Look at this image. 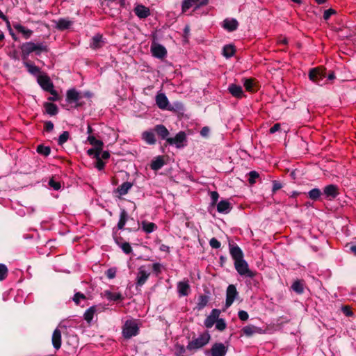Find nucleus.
<instances>
[{
  "mask_svg": "<svg viewBox=\"0 0 356 356\" xmlns=\"http://www.w3.org/2000/svg\"><path fill=\"white\" fill-rule=\"evenodd\" d=\"M20 49L23 60H27L29 56L32 53L39 56L42 52L48 51V46L44 42H26L21 45Z\"/></svg>",
  "mask_w": 356,
  "mask_h": 356,
  "instance_id": "obj_1",
  "label": "nucleus"
},
{
  "mask_svg": "<svg viewBox=\"0 0 356 356\" xmlns=\"http://www.w3.org/2000/svg\"><path fill=\"white\" fill-rule=\"evenodd\" d=\"M211 339L210 334L208 332H204L200 334L198 337L193 338L188 342L186 349L191 354L194 353L197 350L206 346Z\"/></svg>",
  "mask_w": 356,
  "mask_h": 356,
  "instance_id": "obj_2",
  "label": "nucleus"
},
{
  "mask_svg": "<svg viewBox=\"0 0 356 356\" xmlns=\"http://www.w3.org/2000/svg\"><path fill=\"white\" fill-rule=\"evenodd\" d=\"M230 254L234 260V265L238 273L245 275V261L243 260V252L238 246H232L230 248Z\"/></svg>",
  "mask_w": 356,
  "mask_h": 356,
  "instance_id": "obj_3",
  "label": "nucleus"
},
{
  "mask_svg": "<svg viewBox=\"0 0 356 356\" xmlns=\"http://www.w3.org/2000/svg\"><path fill=\"white\" fill-rule=\"evenodd\" d=\"M139 332V325L137 320H127L122 326V336L125 339H130L136 336Z\"/></svg>",
  "mask_w": 356,
  "mask_h": 356,
  "instance_id": "obj_4",
  "label": "nucleus"
},
{
  "mask_svg": "<svg viewBox=\"0 0 356 356\" xmlns=\"http://www.w3.org/2000/svg\"><path fill=\"white\" fill-rule=\"evenodd\" d=\"M209 0H183L181 11L184 13L191 8H194L195 10H197L202 6H207Z\"/></svg>",
  "mask_w": 356,
  "mask_h": 356,
  "instance_id": "obj_5",
  "label": "nucleus"
},
{
  "mask_svg": "<svg viewBox=\"0 0 356 356\" xmlns=\"http://www.w3.org/2000/svg\"><path fill=\"white\" fill-rule=\"evenodd\" d=\"M326 67L323 65H320L312 68L309 72V78L313 82H318L320 80L326 77Z\"/></svg>",
  "mask_w": 356,
  "mask_h": 356,
  "instance_id": "obj_6",
  "label": "nucleus"
},
{
  "mask_svg": "<svg viewBox=\"0 0 356 356\" xmlns=\"http://www.w3.org/2000/svg\"><path fill=\"white\" fill-rule=\"evenodd\" d=\"M37 81L44 90L49 92L50 94H56L54 84L47 74L42 73V75L38 76Z\"/></svg>",
  "mask_w": 356,
  "mask_h": 356,
  "instance_id": "obj_7",
  "label": "nucleus"
},
{
  "mask_svg": "<svg viewBox=\"0 0 356 356\" xmlns=\"http://www.w3.org/2000/svg\"><path fill=\"white\" fill-rule=\"evenodd\" d=\"M168 145H175L177 148H181L186 145V134L184 131H179L174 138H166Z\"/></svg>",
  "mask_w": 356,
  "mask_h": 356,
  "instance_id": "obj_8",
  "label": "nucleus"
},
{
  "mask_svg": "<svg viewBox=\"0 0 356 356\" xmlns=\"http://www.w3.org/2000/svg\"><path fill=\"white\" fill-rule=\"evenodd\" d=\"M150 275V273L145 269V266H140L136 276V287L142 286L145 284Z\"/></svg>",
  "mask_w": 356,
  "mask_h": 356,
  "instance_id": "obj_9",
  "label": "nucleus"
},
{
  "mask_svg": "<svg viewBox=\"0 0 356 356\" xmlns=\"http://www.w3.org/2000/svg\"><path fill=\"white\" fill-rule=\"evenodd\" d=\"M237 296L238 292L236 291L235 286L233 284L229 285L226 291V308H228L232 305Z\"/></svg>",
  "mask_w": 356,
  "mask_h": 356,
  "instance_id": "obj_10",
  "label": "nucleus"
},
{
  "mask_svg": "<svg viewBox=\"0 0 356 356\" xmlns=\"http://www.w3.org/2000/svg\"><path fill=\"white\" fill-rule=\"evenodd\" d=\"M220 311L218 309H213L211 312L210 314L206 318L204 321V325L207 328H211L213 325L216 323Z\"/></svg>",
  "mask_w": 356,
  "mask_h": 356,
  "instance_id": "obj_11",
  "label": "nucleus"
},
{
  "mask_svg": "<svg viewBox=\"0 0 356 356\" xmlns=\"http://www.w3.org/2000/svg\"><path fill=\"white\" fill-rule=\"evenodd\" d=\"M13 28L19 33H21L22 37L27 40L29 39L33 35V31L26 26H22L18 22L13 23Z\"/></svg>",
  "mask_w": 356,
  "mask_h": 356,
  "instance_id": "obj_12",
  "label": "nucleus"
},
{
  "mask_svg": "<svg viewBox=\"0 0 356 356\" xmlns=\"http://www.w3.org/2000/svg\"><path fill=\"white\" fill-rule=\"evenodd\" d=\"M152 55L158 58H163L167 54L165 48L159 44H154L151 47Z\"/></svg>",
  "mask_w": 356,
  "mask_h": 356,
  "instance_id": "obj_13",
  "label": "nucleus"
},
{
  "mask_svg": "<svg viewBox=\"0 0 356 356\" xmlns=\"http://www.w3.org/2000/svg\"><path fill=\"white\" fill-rule=\"evenodd\" d=\"M260 87L259 81L256 78L246 79V92L255 93Z\"/></svg>",
  "mask_w": 356,
  "mask_h": 356,
  "instance_id": "obj_14",
  "label": "nucleus"
},
{
  "mask_svg": "<svg viewBox=\"0 0 356 356\" xmlns=\"http://www.w3.org/2000/svg\"><path fill=\"white\" fill-rule=\"evenodd\" d=\"M156 104L157 106L162 110L169 109L168 108L169 101L164 93H158L155 98Z\"/></svg>",
  "mask_w": 356,
  "mask_h": 356,
  "instance_id": "obj_15",
  "label": "nucleus"
},
{
  "mask_svg": "<svg viewBox=\"0 0 356 356\" xmlns=\"http://www.w3.org/2000/svg\"><path fill=\"white\" fill-rule=\"evenodd\" d=\"M273 328H274V325H266L264 329L257 327L254 325H248V326H246V335L250 336L254 333L264 334Z\"/></svg>",
  "mask_w": 356,
  "mask_h": 356,
  "instance_id": "obj_16",
  "label": "nucleus"
},
{
  "mask_svg": "<svg viewBox=\"0 0 356 356\" xmlns=\"http://www.w3.org/2000/svg\"><path fill=\"white\" fill-rule=\"evenodd\" d=\"M24 65L26 67L27 71L32 75L38 77V76L42 75L41 70L40 67L35 65L33 63L28 61L27 60H23Z\"/></svg>",
  "mask_w": 356,
  "mask_h": 356,
  "instance_id": "obj_17",
  "label": "nucleus"
},
{
  "mask_svg": "<svg viewBox=\"0 0 356 356\" xmlns=\"http://www.w3.org/2000/svg\"><path fill=\"white\" fill-rule=\"evenodd\" d=\"M134 13L140 19L147 18L150 15V10L143 5H138L134 8Z\"/></svg>",
  "mask_w": 356,
  "mask_h": 356,
  "instance_id": "obj_18",
  "label": "nucleus"
},
{
  "mask_svg": "<svg viewBox=\"0 0 356 356\" xmlns=\"http://www.w3.org/2000/svg\"><path fill=\"white\" fill-rule=\"evenodd\" d=\"M177 292L179 296H186L190 292L188 281H181L177 283Z\"/></svg>",
  "mask_w": 356,
  "mask_h": 356,
  "instance_id": "obj_19",
  "label": "nucleus"
},
{
  "mask_svg": "<svg viewBox=\"0 0 356 356\" xmlns=\"http://www.w3.org/2000/svg\"><path fill=\"white\" fill-rule=\"evenodd\" d=\"M238 26V22L232 18H227L222 23V28L228 31H235Z\"/></svg>",
  "mask_w": 356,
  "mask_h": 356,
  "instance_id": "obj_20",
  "label": "nucleus"
},
{
  "mask_svg": "<svg viewBox=\"0 0 356 356\" xmlns=\"http://www.w3.org/2000/svg\"><path fill=\"white\" fill-rule=\"evenodd\" d=\"M141 138L148 145H154L156 144V140L155 137V134L153 131H145L141 134Z\"/></svg>",
  "mask_w": 356,
  "mask_h": 356,
  "instance_id": "obj_21",
  "label": "nucleus"
},
{
  "mask_svg": "<svg viewBox=\"0 0 356 356\" xmlns=\"http://www.w3.org/2000/svg\"><path fill=\"white\" fill-rule=\"evenodd\" d=\"M102 307L99 306H92L88 308L84 313V319L88 322L90 323L94 317L95 314L100 312Z\"/></svg>",
  "mask_w": 356,
  "mask_h": 356,
  "instance_id": "obj_22",
  "label": "nucleus"
},
{
  "mask_svg": "<svg viewBox=\"0 0 356 356\" xmlns=\"http://www.w3.org/2000/svg\"><path fill=\"white\" fill-rule=\"evenodd\" d=\"M211 352V356H225L227 350L222 343H216L212 346Z\"/></svg>",
  "mask_w": 356,
  "mask_h": 356,
  "instance_id": "obj_23",
  "label": "nucleus"
},
{
  "mask_svg": "<svg viewBox=\"0 0 356 356\" xmlns=\"http://www.w3.org/2000/svg\"><path fill=\"white\" fill-rule=\"evenodd\" d=\"M104 44L103 36L102 34H95L91 39L90 47L92 49H97L101 48Z\"/></svg>",
  "mask_w": 356,
  "mask_h": 356,
  "instance_id": "obj_24",
  "label": "nucleus"
},
{
  "mask_svg": "<svg viewBox=\"0 0 356 356\" xmlns=\"http://www.w3.org/2000/svg\"><path fill=\"white\" fill-rule=\"evenodd\" d=\"M324 193L332 199L337 197L339 194V188L334 184H330L324 188Z\"/></svg>",
  "mask_w": 356,
  "mask_h": 356,
  "instance_id": "obj_25",
  "label": "nucleus"
},
{
  "mask_svg": "<svg viewBox=\"0 0 356 356\" xmlns=\"http://www.w3.org/2000/svg\"><path fill=\"white\" fill-rule=\"evenodd\" d=\"M165 164V158L163 156H158L155 157L150 163V168L153 170H158L161 169Z\"/></svg>",
  "mask_w": 356,
  "mask_h": 356,
  "instance_id": "obj_26",
  "label": "nucleus"
},
{
  "mask_svg": "<svg viewBox=\"0 0 356 356\" xmlns=\"http://www.w3.org/2000/svg\"><path fill=\"white\" fill-rule=\"evenodd\" d=\"M52 344L56 350L60 349L62 343L61 332L59 329H56L52 334Z\"/></svg>",
  "mask_w": 356,
  "mask_h": 356,
  "instance_id": "obj_27",
  "label": "nucleus"
},
{
  "mask_svg": "<svg viewBox=\"0 0 356 356\" xmlns=\"http://www.w3.org/2000/svg\"><path fill=\"white\" fill-rule=\"evenodd\" d=\"M154 131H155L157 135L163 140H166L168 138V136L170 134L168 129L163 124H157L154 128Z\"/></svg>",
  "mask_w": 356,
  "mask_h": 356,
  "instance_id": "obj_28",
  "label": "nucleus"
},
{
  "mask_svg": "<svg viewBox=\"0 0 356 356\" xmlns=\"http://www.w3.org/2000/svg\"><path fill=\"white\" fill-rule=\"evenodd\" d=\"M120 6L119 1H115V3H108V6H104L102 4V1H101V8L103 10L104 13L110 15H114L113 10L117 9V6Z\"/></svg>",
  "mask_w": 356,
  "mask_h": 356,
  "instance_id": "obj_29",
  "label": "nucleus"
},
{
  "mask_svg": "<svg viewBox=\"0 0 356 356\" xmlns=\"http://www.w3.org/2000/svg\"><path fill=\"white\" fill-rule=\"evenodd\" d=\"M81 98L80 93L75 89L67 91L66 99L68 102H76Z\"/></svg>",
  "mask_w": 356,
  "mask_h": 356,
  "instance_id": "obj_30",
  "label": "nucleus"
},
{
  "mask_svg": "<svg viewBox=\"0 0 356 356\" xmlns=\"http://www.w3.org/2000/svg\"><path fill=\"white\" fill-rule=\"evenodd\" d=\"M104 296L109 300L118 301L122 300L123 297L121 293L117 292H112L106 290L104 291Z\"/></svg>",
  "mask_w": 356,
  "mask_h": 356,
  "instance_id": "obj_31",
  "label": "nucleus"
},
{
  "mask_svg": "<svg viewBox=\"0 0 356 356\" xmlns=\"http://www.w3.org/2000/svg\"><path fill=\"white\" fill-rule=\"evenodd\" d=\"M248 181L250 186L254 185L257 181H261L260 175L257 171H251L248 175Z\"/></svg>",
  "mask_w": 356,
  "mask_h": 356,
  "instance_id": "obj_32",
  "label": "nucleus"
},
{
  "mask_svg": "<svg viewBox=\"0 0 356 356\" xmlns=\"http://www.w3.org/2000/svg\"><path fill=\"white\" fill-rule=\"evenodd\" d=\"M72 24V22L67 19H59L56 24V27L58 30L63 31L69 29Z\"/></svg>",
  "mask_w": 356,
  "mask_h": 356,
  "instance_id": "obj_33",
  "label": "nucleus"
},
{
  "mask_svg": "<svg viewBox=\"0 0 356 356\" xmlns=\"http://www.w3.org/2000/svg\"><path fill=\"white\" fill-rule=\"evenodd\" d=\"M44 108L45 109V112L50 115H55L58 112V106L55 104L51 102H45L44 104Z\"/></svg>",
  "mask_w": 356,
  "mask_h": 356,
  "instance_id": "obj_34",
  "label": "nucleus"
},
{
  "mask_svg": "<svg viewBox=\"0 0 356 356\" xmlns=\"http://www.w3.org/2000/svg\"><path fill=\"white\" fill-rule=\"evenodd\" d=\"M131 187L132 184L129 181H126L122 183L120 186L118 187L117 192L119 193L120 195H124L127 194V193L129 192Z\"/></svg>",
  "mask_w": 356,
  "mask_h": 356,
  "instance_id": "obj_35",
  "label": "nucleus"
},
{
  "mask_svg": "<svg viewBox=\"0 0 356 356\" xmlns=\"http://www.w3.org/2000/svg\"><path fill=\"white\" fill-rule=\"evenodd\" d=\"M230 209V204L229 202L225 200L220 201L217 204V211L219 213H228Z\"/></svg>",
  "mask_w": 356,
  "mask_h": 356,
  "instance_id": "obj_36",
  "label": "nucleus"
},
{
  "mask_svg": "<svg viewBox=\"0 0 356 356\" xmlns=\"http://www.w3.org/2000/svg\"><path fill=\"white\" fill-rule=\"evenodd\" d=\"M229 90L230 93L236 97H242L243 96V90L238 86L232 84L229 87Z\"/></svg>",
  "mask_w": 356,
  "mask_h": 356,
  "instance_id": "obj_37",
  "label": "nucleus"
},
{
  "mask_svg": "<svg viewBox=\"0 0 356 356\" xmlns=\"http://www.w3.org/2000/svg\"><path fill=\"white\" fill-rule=\"evenodd\" d=\"M142 227L145 232L149 234L153 232L157 229V226L155 223L151 222H143Z\"/></svg>",
  "mask_w": 356,
  "mask_h": 356,
  "instance_id": "obj_38",
  "label": "nucleus"
},
{
  "mask_svg": "<svg viewBox=\"0 0 356 356\" xmlns=\"http://www.w3.org/2000/svg\"><path fill=\"white\" fill-rule=\"evenodd\" d=\"M127 218H128L127 213L125 210L123 209L120 212V220L118 223V227L119 229H122L124 228V227L126 225V222L127 221Z\"/></svg>",
  "mask_w": 356,
  "mask_h": 356,
  "instance_id": "obj_39",
  "label": "nucleus"
},
{
  "mask_svg": "<svg viewBox=\"0 0 356 356\" xmlns=\"http://www.w3.org/2000/svg\"><path fill=\"white\" fill-rule=\"evenodd\" d=\"M209 302L208 296L205 295H200L198 298V302L197 303V308L198 310L202 309L206 307Z\"/></svg>",
  "mask_w": 356,
  "mask_h": 356,
  "instance_id": "obj_40",
  "label": "nucleus"
},
{
  "mask_svg": "<svg viewBox=\"0 0 356 356\" xmlns=\"http://www.w3.org/2000/svg\"><path fill=\"white\" fill-rule=\"evenodd\" d=\"M235 47L232 44L225 45L223 48L222 54L226 58H230L234 54Z\"/></svg>",
  "mask_w": 356,
  "mask_h": 356,
  "instance_id": "obj_41",
  "label": "nucleus"
},
{
  "mask_svg": "<svg viewBox=\"0 0 356 356\" xmlns=\"http://www.w3.org/2000/svg\"><path fill=\"white\" fill-rule=\"evenodd\" d=\"M88 141L91 145L94 146V147H103V142L100 140L97 139L94 136H89L88 137Z\"/></svg>",
  "mask_w": 356,
  "mask_h": 356,
  "instance_id": "obj_42",
  "label": "nucleus"
},
{
  "mask_svg": "<svg viewBox=\"0 0 356 356\" xmlns=\"http://www.w3.org/2000/svg\"><path fill=\"white\" fill-rule=\"evenodd\" d=\"M291 289L296 291V293H299V294H301L303 293L304 291V286H303V284L302 283V281L301 280H296L292 286H291Z\"/></svg>",
  "mask_w": 356,
  "mask_h": 356,
  "instance_id": "obj_43",
  "label": "nucleus"
},
{
  "mask_svg": "<svg viewBox=\"0 0 356 356\" xmlns=\"http://www.w3.org/2000/svg\"><path fill=\"white\" fill-rule=\"evenodd\" d=\"M321 195V192L318 188H314V189L311 190L308 193L309 197L314 201L318 200L319 199Z\"/></svg>",
  "mask_w": 356,
  "mask_h": 356,
  "instance_id": "obj_44",
  "label": "nucleus"
},
{
  "mask_svg": "<svg viewBox=\"0 0 356 356\" xmlns=\"http://www.w3.org/2000/svg\"><path fill=\"white\" fill-rule=\"evenodd\" d=\"M37 152L38 153L47 156L51 153V149L47 146L40 145L37 147Z\"/></svg>",
  "mask_w": 356,
  "mask_h": 356,
  "instance_id": "obj_45",
  "label": "nucleus"
},
{
  "mask_svg": "<svg viewBox=\"0 0 356 356\" xmlns=\"http://www.w3.org/2000/svg\"><path fill=\"white\" fill-rule=\"evenodd\" d=\"M102 148L94 147L90 148L87 151V154L89 156H93L95 159L100 156Z\"/></svg>",
  "mask_w": 356,
  "mask_h": 356,
  "instance_id": "obj_46",
  "label": "nucleus"
},
{
  "mask_svg": "<svg viewBox=\"0 0 356 356\" xmlns=\"http://www.w3.org/2000/svg\"><path fill=\"white\" fill-rule=\"evenodd\" d=\"M70 138V134L68 131H63L58 138V144L59 145H63Z\"/></svg>",
  "mask_w": 356,
  "mask_h": 356,
  "instance_id": "obj_47",
  "label": "nucleus"
},
{
  "mask_svg": "<svg viewBox=\"0 0 356 356\" xmlns=\"http://www.w3.org/2000/svg\"><path fill=\"white\" fill-rule=\"evenodd\" d=\"M176 355L177 356H185L186 350V348H185L183 345H176L175 346Z\"/></svg>",
  "mask_w": 356,
  "mask_h": 356,
  "instance_id": "obj_48",
  "label": "nucleus"
},
{
  "mask_svg": "<svg viewBox=\"0 0 356 356\" xmlns=\"http://www.w3.org/2000/svg\"><path fill=\"white\" fill-rule=\"evenodd\" d=\"M6 24V26H7V29L9 31V33L10 35H11L12 38L15 40V41H17L18 40V38L17 36L16 35V34L13 32V29H12V27H11V24H10V21L8 20V17L6 18V20H3Z\"/></svg>",
  "mask_w": 356,
  "mask_h": 356,
  "instance_id": "obj_49",
  "label": "nucleus"
},
{
  "mask_svg": "<svg viewBox=\"0 0 356 356\" xmlns=\"http://www.w3.org/2000/svg\"><path fill=\"white\" fill-rule=\"evenodd\" d=\"M216 328L220 331H223L226 328V323L222 318H218L216 323Z\"/></svg>",
  "mask_w": 356,
  "mask_h": 356,
  "instance_id": "obj_50",
  "label": "nucleus"
},
{
  "mask_svg": "<svg viewBox=\"0 0 356 356\" xmlns=\"http://www.w3.org/2000/svg\"><path fill=\"white\" fill-rule=\"evenodd\" d=\"M8 275V268L4 264H0V281L3 280Z\"/></svg>",
  "mask_w": 356,
  "mask_h": 356,
  "instance_id": "obj_51",
  "label": "nucleus"
},
{
  "mask_svg": "<svg viewBox=\"0 0 356 356\" xmlns=\"http://www.w3.org/2000/svg\"><path fill=\"white\" fill-rule=\"evenodd\" d=\"M86 296L80 292L76 293L74 296L73 300L76 304H80L81 300H86Z\"/></svg>",
  "mask_w": 356,
  "mask_h": 356,
  "instance_id": "obj_52",
  "label": "nucleus"
},
{
  "mask_svg": "<svg viewBox=\"0 0 356 356\" xmlns=\"http://www.w3.org/2000/svg\"><path fill=\"white\" fill-rule=\"evenodd\" d=\"M273 183V188H272V194H275L277 191L280 190L282 188V185L280 183V181L277 180H273L272 181Z\"/></svg>",
  "mask_w": 356,
  "mask_h": 356,
  "instance_id": "obj_53",
  "label": "nucleus"
},
{
  "mask_svg": "<svg viewBox=\"0 0 356 356\" xmlns=\"http://www.w3.org/2000/svg\"><path fill=\"white\" fill-rule=\"evenodd\" d=\"M337 13V10L334 8H329L325 10L323 13V19L325 20H327L332 15H335Z\"/></svg>",
  "mask_w": 356,
  "mask_h": 356,
  "instance_id": "obj_54",
  "label": "nucleus"
},
{
  "mask_svg": "<svg viewBox=\"0 0 356 356\" xmlns=\"http://www.w3.org/2000/svg\"><path fill=\"white\" fill-rule=\"evenodd\" d=\"M342 311L343 312V314L346 316H353L354 313L352 310V308L349 305H344L342 307Z\"/></svg>",
  "mask_w": 356,
  "mask_h": 356,
  "instance_id": "obj_55",
  "label": "nucleus"
},
{
  "mask_svg": "<svg viewBox=\"0 0 356 356\" xmlns=\"http://www.w3.org/2000/svg\"><path fill=\"white\" fill-rule=\"evenodd\" d=\"M49 185L56 191H58L61 188L60 183L55 181L53 178L49 180Z\"/></svg>",
  "mask_w": 356,
  "mask_h": 356,
  "instance_id": "obj_56",
  "label": "nucleus"
},
{
  "mask_svg": "<svg viewBox=\"0 0 356 356\" xmlns=\"http://www.w3.org/2000/svg\"><path fill=\"white\" fill-rule=\"evenodd\" d=\"M120 247H121L122 250H123V252L126 254H129L132 251V248H131L130 244L127 242L123 243L120 245Z\"/></svg>",
  "mask_w": 356,
  "mask_h": 356,
  "instance_id": "obj_57",
  "label": "nucleus"
},
{
  "mask_svg": "<svg viewBox=\"0 0 356 356\" xmlns=\"http://www.w3.org/2000/svg\"><path fill=\"white\" fill-rule=\"evenodd\" d=\"M105 163L101 159L100 156L96 158L95 167L99 170H102L104 168Z\"/></svg>",
  "mask_w": 356,
  "mask_h": 356,
  "instance_id": "obj_58",
  "label": "nucleus"
},
{
  "mask_svg": "<svg viewBox=\"0 0 356 356\" xmlns=\"http://www.w3.org/2000/svg\"><path fill=\"white\" fill-rule=\"evenodd\" d=\"M209 245L211 248L218 249L220 247V241L216 238H212L209 241Z\"/></svg>",
  "mask_w": 356,
  "mask_h": 356,
  "instance_id": "obj_59",
  "label": "nucleus"
},
{
  "mask_svg": "<svg viewBox=\"0 0 356 356\" xmlns=\"http://www.w3.org/2000/svg\"><path fill=\"white\" fill-rule=\"evenodd\" d=\"M210 197L212 201V204H216L219 198V194L216 191H212L210 193Z\"/></svg>",
  "mask_w": 356,
  "mask_h": 356,
  "instance_id": "obj_60",
  "label": "nucleus"
},
{
  "mask_svg": "<svg viewBox=\"0 0 356 356\" xmlns=\"http://www.w3.org/2000/svg\"><path fill=\"white\" fill-rule=\"evenodd\" d=\"M116 270L115 268H109L106 272V275L108 279H113L115 277Z\"/></svg>",
  "mask_w": 356,
  "mask_h": 356,
  "instance_id": "obj_61",
  "label": "nucleus"
},
{
  "mask_svg": "<svg viewBox=\"0 0 356 356\" xmlns=\"http://www.w3.org/2000/svg\"><path fill=\"white\" fill-rule=\"evenodd\" d=\"M44 129L47 132H50L54 129V124L51 121H47L44 122Z\"/></svg>",
  "mask_w": 356,
  "mask_h": 356,
  "instance_id": "obj_62",
  "label": "nucleus"
},
{
  "mask_svg": "<svg viewBox=\"0 0 356 356\" xmlns=\"http://www.w3.org/2000/svg\"><path fill=\"white\" fill-rule=\"evenodd\" d=\"M152 270L158 275L161 273V265L159 263H154L152 265Z\"/></svg>",
  "mask_w": 356,
  "mask_h": 356,
  "instance_id": "obj_63",
  "label": "nucleus"
},
{
  "mask_svg": "<svg viewBox=\"0 0 356 356\" xmlns=\"http://www.w3.org/2000/svg\"><path fill=\"white\" fill-rule=\"evenodd\" d=\"M281 129V125L280 123H275L272 127L269 129V134H274L276 131H280Z\"/></svg>",
  "mask_w": 356,
  "mask_h": 356,
  "instance_id": "obj_64",
  "label": "nucleus"
}]
</instances>
